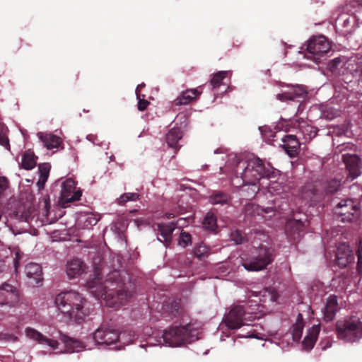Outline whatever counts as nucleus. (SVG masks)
<instances>
[{
  "mask_svg": "<svg viewBox=\"0 0 362 362\" xmlns=\"http://www.w3.org/2000/svg\"><path fill=\"white\" fill-rule=\"evenodd\" d=\"M135 339L134 332L132 330H124L119 332V339L116 341V346L114 349L115 350H121L132 344Z\"/></svg>",
  "mask_w": 362,
  "mask_h": 362,
  "instance_id": "35",
  "label": "nucleus"
},
{
  "mask_svg": "<svg viewBox=\"0 0 362 362\" xmlns=\"http://www.w3.org/2000/svg\"><path fill=\"white\" fill-rule=\"evenodd\" d=\"M102 296H104L106 306L118 308L119 306L127 303L132 296V294L125 288L119 286L117 290L110 289L105 291Z\"/></svg>",
  "mask_w": 362,
  "mask_h": 362,
  "instance_id": "15",
  "label": "nucleus"
},
{
  "mask_svg": "<svg viewBox=\"0 0 362 362\" xmlns=\"http://www.w3.org/2000/svg\"><path fill=\"white\" fill-rule=\"evenodd\" d=\"M26 276L38 284L42 280V269L40 264L34 262L28 263L25 268Z\"/></svg>",
  "mask_w": 362,
  "mask_h": 362,
  "instance_id": "34",
  "label": "nucleus"
},
{
  "mask_svg": "<svg viewBox=\"0 0 362 362\" xmlns=\"http://www.w3.org/2000/svg\"><path fill=\"white\" fill-rule=\"evenodd\" d=\"M203 226L206 229L214 230L216 228V218L212 214H207L203 221Z\"/></svg>",
  "mask_w": 362,
  "mask_h": 362,
  "instance_id": "45",
  "label": "nucleus"
},
{
  "mask_svg": "<svg viewBox=\"0 0 362 362\" xmlns=\"http://www.w3.org/2000/svg\"><path fill=\"white\" fill-rule=\"evenodd\" d=\"M20 300L18 289L8 283L0 285V306L16 307Z\"/></svg>",
  "mask_w": 362,
  "mask_h": 362,
  "instance_id": "16",
  "label": "nucleus"
},
{
  "mask_svg": "<svg viewBox=\"0 0 362 362\" xmlns=\"http://www.w3.org/2000/svg\"><path fill=\"white\" fill-rule=\"evenodd\" d=\"M194 254L198 258H204L209 254V248L203 244H201L194 249Z\"/></svg>",
  "mask_w": 362,
  "mask_h": 362,
  "instance_id": "48",
  "label": "nucleus"
},
{
  "mask_svg": "<svg viewBox=\"0 0 362 362\" xmlns=\"http://www.w3.org/2000/svg\"><path fill=\"white\" fill-rule=\"evenodd\" d=\"M356 254L358 257H362V238H360L357 243Z\"/></svg>",
  "mask_w": 362,
  "mask_h": 362,
  "instance_id": "55",
  "label": "nucleus"
},
{
  "mask_svg": "<svg viewBox=\"0 0 362 362\" xmlns=\"http://www.w3.org/2000/svg\"><path fill=\"white\" fill-rule=\"evenodd\" d=\"M185 220L183 218H180L177 220V224L178 225L179 227H182L184 226V223H182Z\"/></svg>",
  "mask_w": 362,
  "mask_h": 362,
  "instance_id": "63",
  "label": "nucleus"
},
{
  "mask_svg": "<svg viewBox=\"0 0 362 362\" xmlns=\"http://www.w3.org/2000/svg\"><path fill=\"white\" fill-rule=\"evenodd\" d=\"M85 270V263L78 258H74L68 261L66 265V272L69 279H74L79 276Z\"/></svg>",
  "mask_w": 362,
  "mask_h": 362,
  "instance_id": "25",
  "label": "nucleus"
},
{
  "mask_svg": "<svg viewBox=\"0 0 362 362\" xmlns=\"http://www.w3.org/2000/svg\"><path fill=\"white\" fill-rule=\"evenodd\" d=\"M144 86H145V83H142L141 84H139L137 86V87L135 89V94H136V96L141 95L140 91H141V88H143Z\"/></svg>",
  "mask_w": 362,
  "mask_h": 362,
  "instance_id": "60",
  "label": "nucleus"
},
{
  "mask_svg": "<svg viewBox=\"0 0 362 362\" xmlns=\"http://www.w3.org/2000/svg\"><path fill=\"white\" fill-rule=\"evenodd\" d=\"M81 197V192L76 189V183L72 178H67L61 183L59 203L62 207H67L70 203L79 200Z\"/></svg>",
  "mask_w": 362,
  "mask_h": 362,
  "instance_id": "14",
  "label": "nucleus"
},
{
  "mask_svg": "<svg viewBox=\"0 0 362 362\" xmlns=\"http://www.w3.org/2000/svg\"><path fill=\"white\" fill-rule=\"evenodd\" d=\"M292 226V233H293V238L294 240L300 238L303 236L305 231V223L301 220H295L291 223ZM290 225V223H288Z\"/></svg>",
  "mask_w": 362,
  "mask_h": 362,
  "instance_id": "42",
  "label": "nucleus"
},
{
  "mask_svg": "<svg viewBox=\"0 0 362 362\" xmlns=\"http://www.w3.org/2000/svg\"><path fill=\"white\" fill-rule=\"evenodd\" d=\"M236 173L244 183H264L265 180L281 175L280 171L255 154H247L238 162Z\"/></svg>",
  "mask_w": 362,
  "mask_h": 362,
  "instance_id": "1",
  "label": "nucleus"
},
{
  "mask_svg": "<svg viewBox=\"0 0 362 362\" xmlns=\"http://www.w3.org/2000/svg\"><path fill=\"white\" fill-rule=\"evenodd\" d=\"M351 250L349 245L346 243H340L337 248L336 252V263L337 264L343 268L348 265L353 260Z\"/></svg>",
  "mask_w": 362,
  "mask_h": 362,
  "instance_id": "23",
  "label": "nucleus"
},
{
  "mask_svg": "<svg viewBox=\"0 0 362 362\" xmlns=\"http://www.w3.org/2000/svg\"><path fill=\"white\" fill-rule=\"evenodd\" d=\"M230 201V196L224 192L214 190L209 196V202L213 205L228 204Z\"/></svg>",
  "mask_w": 362,
  "mask_h": 362,
  "instance_id": "36",
  "label": "nucleus"
},
{
  "mask_svg": "<svg viewBox=\"0 0 362 362\" xmlns=\"http://www.w3.org/2000/svg\"><path fill=\"white\" fill-rule=\"evenodd\" d=\"M341 180L332 179L323 184L316 182L315 184L307 183L301 189V198L306 202H316L325 194H332L338 190Z\"/></svg>",
  "mask_w": 362,
  "mask_h": 362,
  "instance_id": "8",
  "label": "nucleus"
},
{
  "mask_svg": "<svg viewBox=\"0 0 362 362\" xmlns=\"http://www.w3.org/2000/svg\"><path fill=\"white\" fill-rule=\"evenodd\" d=\"M300 139L295 134H288L282 138L283 148L291 157L297 156L300 148Z\"/></svg>",
  "mask_w": 362,
  "mask_h": 362,
  "instance_id": "24",
  "label": "nucleus"
},
{
  "mask_svg": "<svg viewBox=\"0 0 362 362\" xmlns=\"http://www.w3.org/2000/svg\"><path fill=\"white\" fill-rule=\"evenodd\" d=\"M259 130L262 136L269 141L273 140L275 134L279 131L295 133L305 143L309 142L317 134L315 128L301 119H285L281 118L276 123L273 124V129L269 126H263L259 127Z\"/></svg>",
  "mask_w": 362,
  "mask_h": 362,
  "instance_id": "4",
  "label": "nucleus"
},
{
  "mask_svg": "<svg viewBox=\"0 0 362 362\" xmlns=\"http://www.w3.org/2000/svg\"><path fill=\"white\" fill-rule=\"evenodd\" d=\"M342 159L348 172L347 180L352 181L361 174L362 163L357 155L344 154Z\"/></svg>",
  "mask_w": 362,
  "mask_h": 362,
  "instance_id": "17",
  "label": "nucleus"
},
{
  "mask_svg": "<svg viewBox=\"0 0 362 362\" xmlns=\"http://www.w3.org/2000/svg\"><path fill=\"white\" fill-rule=\"evenodd\" d=\"M8 183L7 180L4 177H0V197H1L3 192L7 188Z\"/></svg>",
  "mask_w": 362,
  "mask_h": 362,
  "instance_id": "54",
  "label": "nucleus"
},
{
  "mask_svg": "<svg viewBox=\"0 0 362 362\" xmlns=\"http://www.w3.org/2000/svg\"><path fill=\"white\" fill-rule=\"evenodd\" d=\"M357 271L359 274H362V257H358Z\"/></svg>",
  "mask_w": 362,
  "mask_h": 362,
  "instance_id": "59",
  "label": "nucleus"
},
{
  "mask_svg": "<svg viewBox=\"0 0 362 362\" xmlns=\"http://www.w3.org/2000/svg\"><path fill=\"white\" fill-rule=\"evenodd\" d=\"M50 170V165L49 163H40L38 165V171L40 173V179L38 182L45 183L48 177V175Z\"/></svg>",
  "mask_w": 362,
  "mask_h": 362,
  "instance_id": "46",
  "label": "nucleus"
},
{
  "mask_svg": "<svg viewBox=\"0 0 362 362\" xmlns=\"http://www.w3.org/2000/svg\"><path fill=\"white\" fill-rule=\"evenodd\" d=\"M99 221L98 215L90 211H83L78 214L76 225L78 228L86 229L95 226Z\"/></svg>",
  "mask_w": 362,
  "mask_h": 362,
  "instance_id": "27",
  "label": "nucleus"
},
{
  "mask_svg": "<svg viewBox=\"0 0 362 362\" xmlns=\"http://www.w3.org/2000/svg\"><path fill=\"white\" fill-rule=\"evenodd\" d=\"M356 22V16L341 14L336 21V28L337 29L341 28V32L345 35L351 33L354 30Z\"/></svg>",
  "mask_w": 362,
  "mask_h": 362,
  "instance_id": "26",
  "label": "nucleus"
},
{
  "mask_svg": "<svg viewBox=\"0 0 362 362\" xmlns=\"http://www.w3.org/2000/svg\"><path fill=\"white\" fill-rule=\"evenodd\" d=\"M336 333L346 343H357L362 339V322L356 317L339 320L336 322Z\"/></svg>",
  "mask_w": 362,
  "mask_h": 362,
  "instance_id": "6",
  "label": "nucleus"
},
{
  "mask_svg": "<svg viewBox=\"0 0 362 362\" xmlns=\"http://www.w3.org/2000/svg\"><path fill=\"white\" fill-rule=\"evenodd\" d=\"M260 188H264V183H244L243 182L240 189V194L246 199H250L255 197Z\"/></svg>",
  "mask_w": 362,
  "mask_h": 362,
  "instance_id": "33",
  "label": "nucleus"
},
{
  "mask_svg": "<svg viewBox=\"0 0 362 362\" xmlns=\"http://www.w3.org/2000/svg\"><path fill=\"white\" fill-rule=\"evenodd\" d=\"M25 334L26 337L30 339L37 341L38 344L42 345H47L53 350H56L59 347V344L57 341L46 337L41 332H38L34 328L26 327Z\"/></svg>",
  "mask_w": 362,
  "mask_h": 362,
  "instance_id": "19",
  "label": "nucleus"
},
{
  "mask_svg": "<svg viewBox=\"0 0 362 362\" xmlns=\"http://www.w3.org/2000/svg\"><path fill=\"white\" fill-rule=\"evenodd\" d=\"M320 331V327L319 325L313 326L308 330L307 335L302 342V349L304 351H309L313 348Z\"/></svg>",
  "mask_w": 362,
  "mask_h": 362,
  "instance_id": "30",
  "label": "nucleus"
},
{
  "mask_svg": "<svg viewBox=\"0 0 362 362\" xmlns=\"http://www.w3.org/2000/svg\"><path fill=\"white\" fill-rule=\"evenodd\" d=\"M322 350H325L332 346V340L330 339H325L320 342Z\"/></svg>",
  "mask_w": 362,
  "mask_h": 362,
  "instance_id": "53",
  "label": "nucleus"
},
{
  "mask_svg": "<svg viewBox=\"0 0 362 362\" xmlns=\"http://www.w3.org/2000/svg\"><path fill=\"white\" fill-rule=\"evenodd\" d=\"M264 181V187L272 195H281L286 192V186L280 181L279 177Z\"/></svg>",
  "mask_w": 362,
  "mask_h": 362,
  "instance_id": "31",
  "label": "nucleus"
},
{
  "mask_svg": "<svg viewBox=\"0 0 362 362\" xmlns=\"http://www.w3.org/2000/svg\"><path fill=\"white\" fill-rule=\"evenodd\" d=\"M175 229V224L173 222L170 223H158L156 229L158 240L168 247L171 243L172 234Z\"/></svg>",
  "mask_w": 362,
  "mask_h": 362,
  "instance_id": "22",
  "label": "nucleus"
},
{
  "mask_svg": "<svg viewBox=\"0 0 362 362\" xmlns=\"http://www.w3.org/2000/svg\"><path fill=\"white\" fill-rule=\"evenodd\" d=\"M224 151H223V148H216L215 151H214V154H218V153H223Z\"/></svg>",
  "mask_w": 362,
  "mask_h": 362,
  "instance_id": "64",
  "label": "nucleus"
},
{
  "mask_svg": "<svg viewBox=\"0 0 362 362\" xmlns=\"http://www.w3.org/2000/svg\"><path fill=\"white\" fill-rule=\"evenodd\" d=\"M334 213L341 222H351L359 216V210L355 202L351 199H344L339 202L334 208Z\"/></svg>",
  "mask_w": 362,
  "mask_h": 362,
  "instance_id": "13",
  "label": "nucleus"
},
{
  "mask_svg": "<svg viewBox=\"0 0 362 362\" xmlns=\"http://www.w3.org/2000/svg\"><path fill=\"white\" fill-rule=\"evenodd\" d=\"M306 49L304 57L319 63L320 58L331 49V45L325 36L319 35L309 40Z\"/></svg>",
  "mask_w": 362,
  "mask_h": 362,
  "instance_id": "10",
  "label": "nucleus"
},
{
  "mask_svg": "<svg viewBox=\"0 0 362 362\" xmlns=\"http://www.w3.org/2000/svg\"><path fill=\"white\" fill-rule=\"evenodd\" d=\"M274 209L273 207H262L253 203H248L245 206V211L246 216H261L264 219H268L274 215Z\"/></svg>",
  "mask_w": 362,
  "mask_h": 362,
  "instance_id": "20",
  "label": "nucleus"
},
{
  "mask_svg": "<svg viewBox=\"0 0 362 362\" xmlns=\"http://www.w3.org/2000/svg\"><path fill=\"white\" fill-rule=\"evenodd\" d=\"M191 244V236L189 234L182 230L180 235L178 245L182 247H186Z\"/></svg>",
  "mask_w": 362,
  "mask_h": 362,
  "instance_id": "49",
  "label": "nucleus"
},
{
  "mask_svg": "<svg viewBox=\"0 0 362 362\" xmlns=\"http://www.w3.org/2000/svg\"><path fill=\"white\" fill-rule=\"evenodd\" d=\"M357 70L359 72V81L362 83V56L360 59H358Z\"/></svg>",
  "mask_w": 362,
  "mask_h": 362,
  "instance_id": "57",
  "label": "nucleus"
},
{
  "mask_svg": "<svg viewBox=\"0 0 362 362\" xmlns=\"http://www.w3.org/2000/svg\"><path fill=\"white\" fill-rule=\"evenodd\" d=\"M139 199V194L136 192H127L121 194L117 199L119 205H124L127 202H134Z\"/></svg>",
  "mask_w": 362,
  "mask_h": 362,
  "instance_id": "44",
  "label": "nucleus"
},
{
  "mask_svg": "<svg viewBox=\"0 0 362 362\" xmlns=\"http://www.w3.org/2000/svg\"><path fill=\"white\" fill-rule=\"evenodd\" d=\"M182 134L180 128H173L166 134V142L169 147L177 148L178 141L182 139Z\"/></svg>",
  "mask_w": 362,
  "mask_h": 362,
  "instance_id": "37",
  "label": "nucleus"
},
{
  "mask_svg": "<svg viewBox=\"0 0 362 362\" xmlns=\"http://www.w3.org/2000/svg\"><path fill=\"white\" fill-rule=\"evenodd\" d=\"M60 339L64 344L65 351L67 353L80 352L87 349L86 345L81 341L71 338L65 334L61 335Z\"/></svg>",
  "mask_w": 362,
  "mask_h": 362,
  "instance_id": "28",
  "label": "nucleus"
},
{
  "mask_svg": "<svg viewBox=\"0 0 362 362\" xmlns=\"http://www.w3.org/2000/svg\"><path fill=\"white\" fill-rule=\"evenodd\" d=\"M250 322H247V324L245 325H242L244 327L238 334L237 337L238 338H254L257 339H264L262 336L257 334L252 328V325L250 323Z\"/></svg>",
  "mask_w": 362,
  "mask_h": 362,
  "instance_id": "39",
  "label": "nucleus"
},
{
  "mask_svg": "<svg viewBox=\"0 0 362 362\" xmlns=\"http://www.w3.org/2000/svg\"><path fill=\"white\" fill-rule=\"evenodd\" d=\"M257 313L251 309L250 302L244 305L233 306L225 317L223 321L225 325L230 329H236L245 325L247 322L257 317Z\"/></svg>",
  "mask_w": 362,
  "mask_h": 362,
  "instance_id": "7",
  "label": "nucleus"
},
{
  "mask_svg": "<svg viewBox=\"0 0 362 362\" xmlns=\"http://www.w3.org/2000/svg\"><path fill=\"white\" fill-rule=\"evenodd\" d=\"M141 97V95L136 96L138 100V110L139 111H144L147 108L148 105H149V102L145 100L144 98ZM142 97H144V95H142Z\"/></svg>",
  "mask_w": 362,
  "mask_h": 362,
  "instance_id": "52",
  "label": "nucleus"
},
{
  "mask_svg": "<svg viewBox=\"0 0 362 362\" xmlns=\"http://www.w3.org/2000/svg\"><path fill=\"white\" fill-rule=\"evenodd\" d=\"M93 339L99 345L116 346L119 331L111 325L102 324L93 333Z\"/></svg>",
  "mask_w": 362,
  "mask_h": 362,
  "instance_id": "12",
  "label": "nucleus"
},
{
  "mask_svg": "<svg viewBox=\"0 0 362 362\" xmlns=\"http://www.w3.org/2000/svg\"><path fill=\"white\" fill-rule=\"evenodd\" d=\"M339 310V307L337 296L334 295L329 296L327 298L325 305L322 310L324 320L326 322L332 321Z\"/></svg>",
  "mask_w": 362,
  "mask_h": 362,
  "instance_id": "21",
  "label": "nucleus"
},
{
  "mask_svg": "<svg viewBox=\"0 0 362 362\" xmlns=\"http://www.w3.org/2000/svg\"><path fill=\"white\" fill-rule=\"evenodd\" d=\"M18 337L13 333H9L7 332H1L0 334V340H3L7 342H14L17 341Z\"/></svg>",
  "mask_w": 362,
  "mask_h": 362,
  "instance_id": "51",
  "label": "nucleus"
},
{
  "mask_svg": "<svg viewBox=\"0 0 362 362\" xmlns=\"http://www.w3.org/2000/svg\"><path fill=\"white\" fill-rule=\"evenodd\" d=\"M341 63V59L339 57H336L332 61V67H337Z\"/></svg>",
  "mask_w": 362,
  "mask_h": 362,
  "instance_id": "61",
  "label": "nucleus"
},
{
  "mask_svg": "<svg viewBox=\"0 0 362 362\" xmlns=\"http://www.w3.org/2000/svg\"><path fill=\"white\" fill-rule=\"evenodd\" d=\"M33 221L30 207L21 206L8 215L5 223L15 235L25 233Z\"/></svg>",
  "mask_w": 362,
  "mask_h": 362,
  "instance_id": "9",
  "label": "nucleus"
},
{
  "mask_svg": "<svg viewBox=\"0 0 362 362\" xmlns=\"http://www.w3.org/2000/svg\"><path fill=\"white\" fill-rule=\"evenodd\" d=\"M229 74V71H219L216 73L211 79V85L213 88H218L222 84V81L228 76Z\"/></svg>",
  "mask_w": 362,
  "mask_h": 362,
  "instance_id": "43",
  "label": "nucleus"
},
{
  "mask_svg": "<svg viewBox=\"0 0 362 362\" xmlns=\"http://www.w3.org/2000/svg\"><path fill=\"white\" fill-rule=\"evenodd\" d=\"M201 91L197 88L187 89L182 91L179 96L175 99V103L176 105H187L195 100L199 95Z\"/></svg>",
  "mask_w": 362,
  "mask_h": 362,
  "instance_id": "32",
  "label": "nucleus"
},
{
  "mask_svg": "<svg viewBox=\"0 0 362 362\" xmlns=\"http://www.w3.org/2000/svg\"><path fill=\"white\" fill-rule=\"evenodd\" d=\"M354 6L356 5L362 8V0H354Z\"/></svg>",
  "mask_w": 362,
  "mask_h": 362,
  "instance_id": "62",
  "label": "nucleus"
},
{
  "mask_svg": "<svg viewBox=\"0 0 362 362\" xmlns=\"http://www.w3.org/2000/svg\"><path fill=\"white\" fill-rule=\"evenodd\" d=\"M199 331L191 324L184 326H173L163 331L161 337L153 339L149 337L146 344H141V348L148 346H163L177 347L191 344L199 339Z\"/></svg>",
  "mask_w": 362,
  "mask_h": 362,
  "instance_id": "2",
  "label": "nucleus"
},
{
  "mask_svg": "<svg viewBox=\"0 0 362 362\" xmlns=\"http://www.w3.org/2000/svg\"><path fill=\"white\" fill-rule=\"evenodd\" d=\"M163 308L171 315H176L179 313V303L176 300L166 301Z\"/></svg>",
  "mask_w": 362,
  "mask_h": 362,
  "instance_id": "47",
  "label": "nucleus"
},
{
  "mask_svg": "<svg viewBox=\"0 0 362 362\" xmlns=\"http://www.w3.org/2000/svg\"><path fill=\"white\" fill-rule=\"evenodd\" d=\"M19 259H20V255L18 252H16V257L13 260V265H14V268H15V270L16 272H17V269H18V264H19Z\"/></svg>",
  "mask_w": 362,
  "mask_h": 362,
  "instance_id": "58",
  "label": "nucleus"
},
{
  "mask_svg": "<svg viewBox=\"0 0 362 362\" xmlns=\"http://www.w3.org/2000/svg\"><path fill=\"white\" fill-rule=\"evenodd\" d=\"M308 95V90L303 85L281 84L280 92L276 93V98L281 102L305 99Z\"/></svg>",
  "mask_w": 362,
  "mask_h": 362,
  "instance_id": "11",
  "label": "nucleus"
},
{
  "mask_svg": "<svg viewBox=\"0 0 362 362\" xmlns=\"http://www.w3.org/2000/svg\"><path fill=\"white\" fill-rule=\"evenodd\" d=\"M86 303L81 293L72 290L59 293L54 299L57 310L68 320L78 324L81 323L89 313Z\"/></svg>",
  "mask_w": 362,
  "mask_h": 362,
  "instance_id": "3",
  "label": "nucleus"
},
{
  "mask_svg": "<svg viewBox=\"0 0 362 362\" xmlns=\"http://www.w3.org/2000/svg\"><path fill=\"white\" fill-rule=\"evenodd\" d=\"M37 136L43 146L49 150L57 148L62 141L60 137L51 133L38 132Z\"/></svg>",
  "mask_w": 362,
  "mask_h": 362,
  "instance_id": "29",
  "label": "nucleus"
},
{
  "mask_svg": "<svg viewBox=\"0 0 362 362\" xmlns=\"http://www.w3.org/2000/svg\"><path fill=\"white\" fill-rule=\"evenodd\" d=\"M50 203L48 198L43 199V208L41 210V214L43 218L41 220V225H47L52 223L54 219L49 218L50 215Z\"/></svg>",
  "mask_w": 362,
  "mask_h": 362,
  "instance_id": "41",
  "label": "nucleus"
},
{
  "mask_svg": "<svg viewBox=\"0 0 362 362\" xmlns=\"http://www.w3.org/2000/svg\"><path fill=\"white\" fill-rule=\"evenodd\" d=\"M37 157L33 152L27 151L22 157L21 166L23 169L30 170L33 169L37 163Z\"/></svg>",
  "mask_w": 362,
  "mask_h": 362,
  "instance_id": "40",
  "label": "nucleus"
},
{
  "mask_svg": "<svg viewBox=\"0 0 362 362\" xmlns=\"http://www.w3.org/2000/svg\"><path fill=\"white\" fill-rule=\"evenodd\" d=\"M272 261L270 248L260 246L241 257V265L249 272L263 270Z\"/></svg>",
  "mask_w": 362,
  "mask_h": 362,
  "instance_id": "5",
  "label": "nucleus"
},
{
  "mask_svg": "<svg viewBox=\"0 0 362 362\" xmlns=\"http://www.w3.org/2000/svg\"><path fill=\"white\" fill-rule=\"evenodd\" d=\"M86 139L92 142L93 144H95V145H100V144H99L98 141V136L96 135H94V134H88L87 136H86Z\"/></svg>",
  "mask_w": 362,
  "mask_h": 362,
  "instance_id": "56",
  "label": "nucleus"
},
{
  "mask_svg": "<svg viewBox=\"0 0 362 362\" xmlns=\"http://www.w3.org/2000/svg\"><path fill=\"white\" fill-rule=\"evenodd\" d=\"M259 298V303L255 305L257 308H252L251 309H254V312L256 313V310H259L260 306L265 307H271L273 305L279 303V299L280 298L278 293L272 288H267L263 289L262 291L259 292L258 295L255 296Z\"/></svg>",
  "mask_w": 362,
  "mask_h": 362,
  "instance_id": "18",
  "label": "nucleus"
},
{
  "mask_svg": "<svg viewBox=\"0 0 362 362\" xmlns=\"http://www.w3.org/2000/svg\"><path fill=\"white\" fill-rule=\"evenodd\" d=\"M304 327V322L302 314L297 316L296 322L292 325L291 332L293 341H298L301 338Z\"/></svg>",
  "mask_w": 362,
  "mask_h": 362,
  "instance_id": "38",
  "label": "nucleus"
},
{
  "mask_svg": "<svg viewBox=\"0 0 362 362\" xmlns=\"http://www.w3.org/2000/svg\"><path fill=\"white\" fill-rule=\"evenodd\" d=\"M231 239L237 245L248 241V239L243 236V233L239 230H235L231 233Z\"/></svg>",
  "mask_w": 362,
  "mask_h": 362,
  "instance_id": "50",
  "label": "nucleus"
}]
</instances>
